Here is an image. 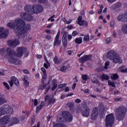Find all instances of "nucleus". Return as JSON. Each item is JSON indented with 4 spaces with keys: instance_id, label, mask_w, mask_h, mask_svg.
<instances>
[{
    "instance_id": "cd10ccee",
    "label": "nucleus",
    "mask_w": 127,
    "mask_h": 127,
    "mask_svg": "<svg viewBox=\"0 0 127 127\" xmlns=\"http://www.w3.org/2000/svg\"><path fill=\"white\" fill-rule=\"evenodd\" d=\"M111 78L112 80L116 81V80H118V79H119V74H118V73H114L113 74H112V75L111 76Z\"/></svg>"
},
{
    "instance_id": "49530a36",
    "label": "nucleus",
    "mask_w": 127,
    "mask_h": 127,
    "mask_svg": "<svg viewBox=\"0 0 127 127\" xmlns=\"http://www.w3.org/2000/svg\"><path fill=\"white\" fill-rule=\"evenodd\" d=\"M109 66H110V62L107 61L105 64L104 69H108Z\"/></svg>"
},
{
    "instance_id": "dca6fc26",
    "label": "nucleus",
    "mask_w": 127,
    "mask_h": 127,
    "mask_svg": "<svg viewBox=\"0 0 127 127\" xmlns=\"http://www.w3.org/2000/svg\"><path fill=\"white\" fill-rule=\"evenodd\" d=\"M67 35H68V32L64 31L63 32V35L62 37L63 46L64 47H67L68 45V40H67Z\"/></svg>"
},
{
    "instance_id": "f03ea898",
    "label": "nucleus",
    "mask_w": 127,
    "mask_h": 127,
    "mask_svg": "<svg viewBox=\"0 0 127 127\" xmlns=\"http://www.w3.org/2000/svg\"><path fill=\"white\" fill-rule=\"evenodd\" d=\"M26 48L24 47H19L17 48V53L11 48H6L7 55L9 58V62L11 64H16L17 62V58H21L23 54L26 51Z\"/></svg>"
},
{
    "instance_id": "2eb2a0df",
    "label": "nucleus",
    "mask_w": 127,
    "mask_h": 127,
    "mask_svg": "<svg viewBox=\"0 0 127 127\" xmlns=\"http://www.w3.org/2000/svg\"><path fill=\"white\" fill-rule=\"evenodd\" d=\"M118 21L127 22V12L124 13L120 14L117 17Z\"/></svg>"
},
{
    "instance_id": "f704fd0d",
    "label": "nucleus",
    "mask_w": 127,
    "mask_h": 127,
    "mask_svg": "<svg viewBox=\"0 0 127 127\" xmlns=\"http://www.w3.org/2000/svg\"><path fill=\"white\" fill-rule=\"evenodd\" d=\"M5 103H6V100L2 97H0V106L3 105Z\"/></svg>"
},
{
    "instance_id": "69168bd1",
    "label": "nucleus",
    "mask_w": 127,
    "mask_h": 127,
    "mask_svg": "<svg viewBox=\"0 0 127 127\" xmlns=\"http://www.w3.org/2000/svg\"><path fill=\"white\" fill-rule=\"evenodd\" d=\"M41 71L43 72V74L46 73V69H45V68L42 67Z\"/></svg>"
},
{
    "instance_id": "052dcab7",
    "label": "nucleus",
    "mask_w": 127,
    "mask_h": 127,
    "mask_svg": "<svg viewBox=\"0 0 127 127\" xmlns=\"http://www.w3.org/2000/svg\"><path fill=\"white\" fill-rule=\"evenodd\" d=\"M71 35L72 36H76V35H78V32L76 31H74L72 34Z\"/></svg>"
},
{
    "instance_id": "473e14b6",
    "label": "nucleus",
    "mask_w": 127,
    "mask_h": 127,
    "mask_svg": "<svg viewBox=\"0 0 127 127\" xmlns=\"http://www.w3.org/2000/svg\"><path fill=\"white\" fill-rule=\"evenodd\" d=\"M53 61L55 64H57V65H59V64H60V60L58 59V57L57 56H56L54 57Z\"/></svg>"
},
{
    "instance_id": "8fccbe9b",
    "label": "nucleus",
    "mask_w": 127,
    "mask_h": 127,
    "mask_svg": "<svg viewBox=\"0 0 127 127\" xmlns=\"http://www.w3.org/2000/svg\"><path fill=\"white\" fill-rule=\"evenodd\" d=\"M39 3H46L47 0H38Z\"/></svg>"
},
{
    "instance_id": "680f3d73",
    "label": "nucleus",
    "mask_w": 127,
    "mask_h": 127,
    "mask_svg": "<svg viewBox=\"0 0 127 127\" xmlns=\"http://www.w3.org/2000/svg\"><path fill=\"white\" fill-rule=\"evenodd\" d=\"M111 41H112V39L111 38L109 37L107 38L106 42L107 44H109V43H110Z\"/></svg>"
},
{
    "instance_id": "0eeeda50",
    "label": "nucleus",
    "mask_w": 127,
    "mask_h": 127,
    "mask_svg": "<svg viewBox=\"0 0 127 127\" xmlns=\"http://www.w3.org/2000/svg\"><path fill=\"white\" fill-rule=\"evenodd\" d=\"M0 108L3 115L7 114L11 116V115L13 114V109H12V108L8 105H4Z\"/></svg>"
},
{
    "instance_id": "c9c22d12",
    "label": "nucleus",
    "mask_w": 127,
    "mask_h": 127,
    "mask_svg": "<svg viewBox=\"0 0 127 127\" xmlns=\"http://www.w3.org/2000/svg\"><path fill=\"white\" fill-rule=\"evenodd\" d=\"M66 125L64 124H61L60 123H58L54 125L53 127H66Z\"/></svg>"
},
{
    "instance_id": "e2e57ef3",
    "label": "nucleus",
    "mask_w": 127,
    "mask_h": 127,
    "mask_svg": "<svg viewBox=\"0 0 127 127\" xmlns=\"http://www.w3.org/2000/svg\"><path fill=\"white\" fill-rule=\"evenodd\" d=\"M34 123H35V119L34 118L31 119V123H30L31 126H33Z\"/></svg>"
},
{
    "instance_id": "f8f14e48",
    "label": "nucleus",
    "mask_w": 127,
    "mask_h": 127,
    "mask_svg": "<svg viewBox=\"0 0 127 127\" xmlns=\"http://www.w3.org/2000/svg\"><path fill=\"white\" fill-rule=\"evenodd\" d=\"M77 24L80 26H84V27H87L88 25V21L83 20V17L79 16L77 18Z\"/></svg>"
},
{
    "instance_id": "423d86ee",
    "label": "nucleus",
    "mask_w": 127,
    "mask_h": 127,
    "mask_svg": "<svg viewBox=\"0 0 127 127\" xmlns=\"http://www.w3.org/2000/svg\"><path fill=\"white\" fill-rule=\"evenodd\" d=\"M115 124V116L114 113H111L107 115L105 118L106 127H112Z\"/></svg>"
},
{
    "instance_id": "4d7b16f0",
    "label": "nucleus",
    "mask_w": 127,
    "mask_h": 127,
    "mask_svg": "<svg viewBox=\"0 0 127 127\" xmlns=\"http://www.w3.org/2000/svg\"><path fill=\"white\" fill-rule=\"evenodd\" d=\"M72 38H73V37L72 36V35L71 34H69L67 36V39L68 41H71Z\"/></svg>"
},
{
    "instance_id": "6e6d98bb",
    "label": "nucleus",
    "mask_w": 127,
    "mask_h": 127,
    "mask_svg": "<svg viewBox=\"0 0 127 127\" xmlns=\"http://www.w3.org/2000/svg\"><path fill=\"white\" fill-rule=\"evenodd\" d=\"M46 104L45 101H42L40 104V106L43 108V107L45 106Z\"/></svg>"
},
{
    "instance_id": "864d4df0",
    "label": "nucleus",
    "mask_w": 127,
    "mask_h": 127,
    "mask_svg": "<svg viewBox=\"0 0 127 127\" xmlns=\"http://www.w3.org/2000/svg\"><path fill=\"white\" fill-rule=\"evenodd\" d=\"M44 67H45V68L46 69H48V68H49V67H50V65L49 64H48L46 63H44Z\"/></svg>"
},
{
    "instance_id": "13d9d810",
    "label": "nucleus",
    "mask_w": 127,
    "mask_h": 127,
    "mask_svg": "<svg viewBox=\"0 0 127 127\" xmlns=\"http://www.w3.org/2000/svg\"><path fill=\"white\" fill-rule=\"evenodd\" d=\"M34 105L35 107H36L38 105V100L37 99H34Z\"/></svg>"
},
{
    "instance_id": "7ed1b4c3",
    "label": "nucleus",
    "mask_w": 127,
    "mask_h": 127,
    "mask_svg": "<svg viewBox=\"0 0 127 127\" xmlns=\"http://www.w3.org/2000/svg\"><path fill=\"white\" fill-rule=\"evenodd\" d=\"M25 12H27L30 14H38L42 13L44 10L43 6L40 4H35L32 7L31 5H27L24 7Z\"/></svg>"
},
{
    "instance_id": "f3484780",
    "label": "nucleus",
    "mask_w": 127,
    "mask_h": 127,
    "mask_svg": "<svg viewBox=\"0 0 127 127\" xmlns=\"http://www.w3.org/2000/svg\"><path fill=\"white\" fill-rule=\"evenodd\" d=\"M60 36V31L58 32V33L54 40V46H59L61 44V40H59V37Z\"/></svg>"
},
{
    "instance_id": "9b49d317",
    "label": "nucleus",
    "mask_w": 127,
    "mask_h": 127,
    "mask_svg": "<svg viewBox=\"0 0 127 127\" xmlns=\"http://www.w3.org/2000/svg\"><path fill=\"white\" fill-rule=\"evenodd\" d=\"M63 115L66 122L71 123L73 121V115L69 111H64L63 113Z\"/></svg>"
},
{
    "instance_id": "ddd939ff",
    "label": "nucleus",
    "mask_w": 127,
    "mask_h": 127,
    "mask_svg": "<svg viewBox=\"0 0 127 127\" xmlns=\"http://www.w3.org/2000/svg\"><path fill=\"white\" fill-rule=\"evenodd\" d=\"M99 109L97 107H95L93 108V110L92 111L91 117V120L92 121H96L98 118L99 113L98 112Z\"/></svg>"
},
{
    "instance_id": "a19ab883",
    "label": "nucleus",
    "mask_w": 127,
    "mask_h": 127,
    "mask_svg": "<svg viewBox=\"0 0 127 127\" xmlns=\"http://www.w3.org/2000/svg\"><path fill=\"white\" fill-rule=\"evenodd\" d=\"M90 40V36L89 35H87L85 36L83 38L84 42L86 41H89Z\"/></svg>"
},
{
    "instance_id": "5fc2aeb1",
    "label": "nucleus",
    "mask_w": 127,
    "mask_h": 127,
    "mask_svg": "<svg viewBox=\"0 0 127 127\" xmlns=\"http://www.w3.org/2000/svg\"><path fill=\"white\" fill-rule=\"evenodd\" d=\"M30 114H31V112H30L29 111H26L25 117H27V118H28V117H29Z\"/></svg>"
},
{
    "instance_id": "9d476101",
    "label": "nucleus",
    "mask_w": 127,
    "mask_h": 127,
    "mask_svg": "<svg viewBox=\"0 0 127 127\" xmlns=\"http://www.w3.org/2000/svg\"><path fill=\"white\" fill-rule=\"evenodd\" d=\"M7 44L8 46L12 48H15L17 45L20 44V42L17 39L15 40H9L7 41Z\"/></svg>"
},
{
    "instance_id": "b1692460",
    "label": "nucleus",
    "mask_w": 127,
    "mask_h": 127,
    "mask_svg": "<svg viewBox=\"0 0 127 127\" xmlns=\"http://www.w3.org/2000/svg\"><path fill=\"white\" fill-rule=\"evenodd\" d=\"M75 43L76 44H82V43H83V38H76L75 39Z\"/></svg>"
},
{
    "instance_id": "c03bdc74",
    "label": "nucleus",
    "mask_w": 127,
    "mask_h": 127,
    "mask_svg": "<svg viewBox=\"0 0 127 127\" xmlns=\"http://www.w3.org/2000/svg\"><path fill=\"white\" fill-rule=\"evenodd\" d=\"M103 8H104V6L101 5L100 9H98V14H102V12H103Z\"/></svg>"
},
{
    "instance_id": "39448f33",
    "label": "nucleus",
    "mask_w": 127,
    "mask_h": 127,
    "mask_svg": "<svg viewBox=\"0 0 127 127\" xmlns=\"http://www.w3.org/2000/svg\"><path fill=\"white\" fill-rule=\"evenodd\" d=\"M107 58L110 60H112L115 64H122L123 59L120 57V55L113 50L110 51L107 54Z\"/></svg>"
},
{
    "instance_id": "3c124183",
    "label": "nucleus",
    "mask_w": 127,
    "mask_h": 127,
    "mask_svg": "<svg viewBox=\"0 0 127 127\" xmlns=\"http://www.w3.org/2000/svg\"><path fill=\"white\" fill-rule=\"evenodd\" d=\"M57 87H58V84L53 85V87H52V90L55 91Z\"/></svg>"
},
{
    "instance_id": "4be33fe9",
    "label": "nucleus",
    "mask_w": 127,
    "mask_h": 127,
    "mask_svg": "<svg viewBox=\"0 0 127 127\" xmlns=\"http://www.w3.org/2000/svg\"><path fill=\"white\" fill-rule=\"evenodd\" d=\"M69 67L70 65L66 64V65H63V66H62L60 70V71H61V72H64V73H65V72H66V70H68Z\"/></svg>"
},
{
    "instance_id": "338daca9",
    "label": "nucleus",
    "mask_w": 127,
    "mask_h": 127,
    "mask_svg": "<svg viewBox=\"0 0 127 127\" xmlns=\"http://www.w3.org/2000/svg\"><path fill=\"white\" fill-rule=\"evenodd\" d=\"M70 91V88H69V87H65L64 88V92H69Z\"/></svg>"
},
{
    "instance_id": "aec40b11",
    "label": "nucleus",
    "mask_w": 127,
    "mask_h": 127,
    "mask_svg": "<svg viewBox=\"0 0 127 127\" xmlns=\"http://www.w3.org/2000/svg\"><path fill=\"white\" fill-rule=\"evenodd\" d=\"M67 106L68 108H69V110L70 112H75V103L73 102H68L67 104Z\"/></svg>"
},
{
    "instance_id": "4468645a",
    "label": "nucleus",
    "mask_w": 127,
    "mask_h": 127,
    "mask_svg": "<svg viewBox=\"0 0 127 127\" xmlns=\"http://www.w3.org/2000/svg\"><path fill=\"white\" fill-rule=\"evenodd\" d=\"M20 16L22 19L27 20V21H32L33 20V16L32 15H28L25 12L21 13Z\"/></svg>"
},
{
    "instance_id": "a878e982",
    "label": "nucleus",
    "mask_w": 127,
    "mask_h": 127,
    "mask_svg": "<svg viewBox=\"0 0 127 127\" xmlns=\"http://www.w3.org/2000/svg\"><path fill=\"white\" fill-rule=\"evenodd\" d=\"M101 79L103 81H108L110 79V76L103 73L102 75Z\"/></svg>"
},
{
    "instance_id": "58836bf2",
    "label": "nucleus",
    "mask_w": 127,
    "mask_h": 127,
    "mask_svg": "<svg viewBox=\"0 0 127 127\" xmlns=\"http://www.w3.org/2000/svg\"><path fill=\"white\" fill-rule=\"evenodd\" d=\"M81 78L82 79H83V80L84 81H85V83H86V81H87L88 80V75L87 74H83L82 76H81Z\"/></svg>"
},
{
    "instance_id": "f257e3e1",
    "label": "nucleus",
    "mask_w": 127,
    "mask_h": 127,
    "mask_svg": "<svg viewBox=\"0 0 127 127\" xmlns=\"http://www.w3.org/2000/svg\"><path fill=\"white\" fill-rule=\"evenodd\" d=\"M7 26L12 29H14L16 27V33L18 36H20V35L27 33L28 30L31 27L30 24H26L25 21L21 19L20 18H17L13 22L8 23Z\"/></svg>"
},
{
    "instance_id": "20e7f679",
    "label": "nucleus",
    "mask_w": 127,
    "mask_h": 127,
    "mask_svg": "<svg viewBox=\"0 0 127 127\" xmlns=\"http://www.w3.org/2000/svg\"><path fill=\"white\" fill-rule=\"evenodd\" d=\"M127 107L122 106H119L115 110V115L116 120L121 122V121H124L127 116Z\"/></svg>"
},
{
    "instance_id": "e433bc0d",
    "label": "nucleus",
    "mask_w": 127,
    "mask_h": 127,
    "mask_svg": "<svg viewBox=\"0 0 127 127\" xmlns=\"http://www.w3.org/2000/svg\"><path fill=\"white\" fill-rule=\"evenodd\" d=\"M108 86H111V87H113V88H116V84L115 82H112L111 80L108 81Z\"/></svg>"
},
{
    "instance_id": "09e8293b",
    "label": "nucleus",
    "mask_w": 127,
    "mask_h": 127,
    "mask_svg": "<svg viewBox=\"0 0 127 127\" xmlns=\"http://www.w3.org/2000/svg\"><path fill=\"white\" fill-rule=\"evenodd\" d=\"M8 82L9 83V84L10 85V87H12V86H13V84H14L12 78H11V80L8 81Z\"/></svg>"
},
{
    "instance_id": "603ef678",
    "label": "nucleus",
    "mask_w": 127,
    "mask_h": 127,
    "mask_svg": "<svg viewBox=\"0 0 127 127\" xmlns=\"http://www.w3.org/2000/svg\"><path fill=\"white\" fill-rule=\"evenodd\" d=\"M52 85H57V79H54L52 81Z\"/></svg>"
},
{
    "instance_id": "72a5a7b5",
    "label": "nucleus",
    "mask_w": 127,
    "mask_h": 127,
    "mask_svg": "<svg viewBox=\"0 0 127 127\" xmlns=\"http://www.w3.org/2000/svg\"><path fill=\"white\" fill-rule=\"evenodd\" d=\"M84 57H85V60L87 61H92V55H84Z\"/></svg>"
},
{
    "instance_id": "a211bd4d",
    "label": "nucleus",
    "mask_w": 127,
    "mask_h": 127,
    "mask_svg": "<svg viewBox=\"0 0 127 127\" xmlns=\"http://www.w3.org/2000/svg\"><path fill=\"white\" fill-rule=\"evenodd\" d=\"M19 123V119H18L17 117H12L11 118L9 125L10 126H13L14 125H17Z\"/></svg>"
},
{
    "instance_id": "6ab92c4d",
    "label": "nucleus",
    "mask_w": 127,
    "mask_h": 127,
    "mask_svg": "<svg viewBox=\"0 0 127 127\" xmlns=\"http://www.w3.org/2000/svg\"><path fill=\"white\" fill-rule=\"evenodd\" d=\"M122 7V2H118L114 4L113 5L110 7L111 9L113 10H117V9H120Z\"/></svg>"
},
{
    "instance_id": "6e6552de",
    "label": "nucleus",
    "mask_w": 127,
    "mask_h": 127,
    "mask_svg": "<svg viewBox=\"0 0 127 127\" xmlns=\"http://www.w3.org/2000/svg\"><path fill=\"white\" fill-rule=\"evenodd\" d=\"M82 117L88 118L90 116V108L87 105H84L81 112Z\"/></svg>"
},
{
    "instance_id": "c756f323",
    "label": "nucleus",
    "mask_w": 127,
    "mask_h": 127,
    "mask_svg": "<svg viewBox=\"0 0 127 127\" xmlns=\"http://www.w3.org/2000/svg\"><path fill=\"white\" fill-rule=\"evenodd\" d=\"M6 52V54H7V52L6 51V50H5V48H2L0 49V55L1 56H3L4 54H5Z\"/></svg>"
},
{
    "instance_id": "a18cd8bd",
    "label": "nucleus",
    "mask_w": 127,
    "mask_h": 127,
    "mask_svg": "<svg viewBox=\"0 0 127 127\" xmlns=\"http://www.w3.org/2000/svg\"><path fill=\"white\" fill-rule=\"evenodd\" d=\"M67 86L66 83L61 84L59 85V89H62V88H65V87Z\"/></svg>"
},
{
    "instance_id": "bb28decb",
    "label": "nucleus",
    "mask_w": 127,
    "mask_h": 127,
    "mask_svg": "<svg viewBox=\"0 0 127 127\" xmlns=\"http://www.w3.org/2000/svg\"><path fill=\"white\" fill-rule=\"evenodd\" d=\"M78 61L79 63H81L82 64H84L85 62H87V61L86 60V58L85 57V56L81 57L78 59Z\"/></svg>"
},
{
    "instance_id": "de8ad7c7",
    "label": "nucleus",
    "mask_w": 127,
    "mask_h": 127,
    "mask_svg": "<svg viewBox=\"0 0 127 127\" xmlns=\"http://www.w3.org/2000/svg\"><path fill=\"white\" fill-rule=\"evenodd\" d=\"M42 109H43L42 107L40 106V105L39 106H38L36 108V111L37 113H39V112H40V111H41V110H42Z\"/></svg>"
},
{
    "instance_id": "79ce46f5",
    "label": "nucleus",
    "mask_w": 127,
    "mask_h": 127,
    "mask_svg": "<svg viewBox=\"0 0 127 127\" xmlns=\"http://www.w3.org/2000/svg\"><path fill=\"white\" fill-rule=\"evenodd\" d=\"M124 66H120V70L122 73H127V68L125 69H123Z\"/></svg>"
},
{
    "instance_id": "0e129e2a",
    "label": "nucleus",
    "mask_w": 127,
    "mask_h": 127,
    "mask_svg": "<svg viewBox=\"0 0 127 127\" xmlns=\"http://www.w3.org/2000/svg\"><path fill=\"white\" fill-rule=\"evenodd\" d=\"M71 22H72V20H71V19H70L69 21L65 20L64 21L65 24H70V23H71Z\"/></svg>"
},
{
    "instance_id": "5701e85b",
    "label": "nucleus",
    "mask_w": 127,
    "mask_h": 127,
    "mask_svg": "<svg viewBox=\"0 0 127 127\" xmlns=\"http://www.w3.org/2000/svg\"><path fill=\"white\" fill-rule=\"evenodd\" d=\"M48 103L49 106L50 105H54V104L56 103V99L55 98L53 99V98H49L48 100Z\"/></svg>"
},
{
    "instance_id": "c85d7f7f",
    "label": "nucleus",
    "mask_w": 127,
    "mask_h": 127,
    "mask_svg": "<svg viewBox=\"0 0 127 127\" xmlns=\"http://www.w3.org/2000/svg\"><path fill=\"white\" fill-rule=\"evenodd\" d=\"M23 83H24V86H25V87H26V88L29 87V81H28L27 80H26L25 77L23 78Z\"/></svg>"
},
{
    "instance_id": "4c0bfd02",
    "label": "nucleus",
    "mask_w": 127,
    "mask_h": 127,
    "mask_svg": "<svg viewBox=\"0 0 127 127\" xmlns=\"http://www.w3.org/2000/svg\"><path fill=\"white\" fill-rule=\"evenodd\" d=\"M104 114H105V109L101 108L99 110V115L100 117H103Z\"/></svg>"
},
{
    "instance_id": "7c9ffc66",
    "label": "nucleus",
    "mask_w": 127,
    "mask_h": 127,
    "mask_svg": "<svg viewBox=\"0 0 127 127\" xmlns=\"http://www.w3.org/2000/svg\"><path fill=\"white\" fill-rule=\"evenodd\" d=\"M122 29L124 33L127 34V23L123 25Z\"/></svg>"
},
{
    "instance_id": "bf43d9fd",
    "label": "nucleus",
    "mask_w": 127,
    "mask_h": 127,
    "mask_svg": "<svg viewBox=\"0 0 127 127\" xmlns=\"http://www.w3.org/2000/svg\"><path fill=\"white\" fill-rule=\"evenodd\" d=\"M81 102H82V100H81V99H79V98H77L76 99H75V102L76 104H80V103H81Z\"/></svg>"
},
{
    "instance_id": "774afa93",
    "label": "nucleus",
    "mask_w": 127,
    "mask_h": 127,
    "mask_svg": "<svg viewBox=\"0 0 127 127\" xmlns=\"http://www.w3.org/2000/svg\"><path fill=\"white\" fill-rule=\"evenodd\" d=\"M76 86H77V84H76V83H74L72 86V90H75V88H76Z\"/></svg>"
},
{
    "instance_id": "412c9836",
    "label": "nucleus",
    "mask_w": 127,
    "mask_h": 127,
    "mask_svg": "<svg viewBox=\"0 0 127 127\" xmlns=\"http://www.w3.org/2000/svg\"><path fill=\"white\" fill-rule=\"evenodd\" d=\"M9 31L8 29L5 30L4 31L2 32L1 33V38H6L8 36Z\"/></svg>"
},
{
    "instance_id": "393cba45",
    "label": "nucleus",
    "mask_w": 127,
    "mask_h": 127,
    "mask_svg": "<svg viewBox=\"0 0 127 127\" xmlns=\"http://www.w3.org/2000/svg\"><path fill=\"white\" fill-rule=\"evenodd\" d=\"M11 79H13V83L16 85V86H18V85H19V81H18V79L16 78V77L14 76H11Z\"/></svg>"
},
{
    "instance_id": "2f4dec72",
    "label": "nucleus",
    "mask_w": 127,
    "mask_h": 127,
    "mask_svg": "<svg viewBox=\"0 0 127 127\" xmlns=\"http://www.w3.org/2000/svg\"><path fill=\"white\" fill-rule=\"evenodd\" d=\"M47 79V74L46 73H43V75L42 77L41 81H42V84H44V82H45V80Z\"/></svg>"
},
{
    "instance_id": "37998d69",
    "label": "nucleus",
    "mask_w": 127,
    "mask_h": 127,
    "mask_svg": "<svg viewBox=\"0 0 127 127\" xmlns=\"http://www.w3.org/2000/svg\"><path fill=\"white\" fill-rule=\"evenodd\" d=\"M3 86H4V87H5V88L7 90H10V87H9L8 83H7L5 82H3Z\"/></svg>"
},
{
    "instance_id": "1a4fd4ad",
    "label": "nucleus",
    "mask_w": 127,
    "mask_h": 127,
    "mask_svg": "<svg viewBox=\"0 0 127 127\" xmlns=\"http://www.w3.org/2000/svg\"><path fill=\"white\" fill-rule=\"evenodd\" d=\"M9 120H10V117L5 115L0 119V126H6L7 124L9 123Z\"/></svg>"
},
{
    "instance_id": "ea45409f",
    "label": "nucleus",
    "mask_w": 127,
    "mask_h": 127,
    "mask_svg": "<svg viewBox=\"0 0 127 127\" xmlns=\"http://www.w3.org/2000/svg\"><path fill=\"white\" fill-rule=\"evenodd\" d=\"M47 85L45 84V82H44V84H43V85H41L39 86V90H44V89H46V86Z\"/></svg>"
}]
</instances>
